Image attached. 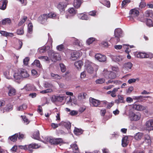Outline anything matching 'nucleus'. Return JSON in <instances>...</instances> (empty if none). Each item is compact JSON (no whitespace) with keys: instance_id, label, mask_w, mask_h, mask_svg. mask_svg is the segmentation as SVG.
<instances>
[{"instance_id":"obj_62","label":"nucleus","mask_w":153,"mask_h":153,"mask_svg":"<svg viewBox=\"0 0 153 153\" xmlns=\"http://www.w3.org/2000/svg\"><path fill=\"white\" fill-rule=\"evenodd\" d=\"M21 117H22V119H23L24 121L25 122H26L27 124H28L29 123V122L28 121V120L27 118H26L25 116H21Z\"/></svg>"},{"instance_id":"obj_48","label":"nucleus","mask_w":153,"mask_h":153,"mask_svg":"<svg viewBox=\"0 0 153 153\" xmlns=\"http://www.w3.org/2000/svg\"><path fill=\"white\" fill-rule=\"evenodd\" d=\"M105 80L103 78H100L96 81V83L97 84H101L104 82Z\"/></svg>"},{"instance_id":"obj_40","label":"nucleus","mask_w":153,"mask_h":153,"mask_svg":"<svg viewBox=\"0 0 153 153\" xmlns=\"http://www.w3.org/2000/svg\"><path fill=\"white\" fill-rule=\"evenodd\" d=\"M68 11L71 14L74 15L76 14L77 11L74 8L72 7L69 8Z\"/></svg>"},{"instance_id":"obj_13","label":"nucleus","mask_w":153,"mask_h":153,"mask_svg":"<svg viewBox=\"0 0 153 153\" xmlns=\"http://www.w3.org/2000/svg\"><path fill=\"white\" fill-rule=\"evenodd\" d=\"M129 14L131 17L135 18L139 16V12L136 8L132 9L130 11Z\"/></svg>"},{"instance_id":"obj_27","label":"nucleus","mask_w":153,"mask_h":153,"mask_svg":"<svg viewBox=\"0 0 153 153\" xmlns=\"http://www.w3.org/2000/svg\"><path fill=\"white\" fill-rule=\"evenodd\" d=\"M32 137L34 139L39 140L40 139L39 131L38 130L35 131L33 134Z\"/></svg>"},{"instance_id":"obj_30","label":"nucleus","mask_w":153,"mask_h":153,"mask_svg":"<svg viewBox=\"0 0 153 153\" xmlns=\"http://www.w3.org/2000/svg\"><path fill=\"white\" fill-rule=\"evenodd\" d=\"M145 14L146 17L153 18V11L152 10H146L145 12Z\"/></svg>"},{"instance_id":"obj_3","label":"nucleus","mask_w":153,"mask_h":153,"mask_svg":"<svg viewBox=\"0 0 153 153\" xmlns=\"http://www.w3.org/2000/svg\"><path fill=\"white\" fill-rule=\"evenodd\" d=\"M40 146L37 144L35 143H32L29 144L27 147V146H21V147H23V149L25 150L26 149L28 150L30 152L32 153L33 149H36L39 148Z\"/></svg>"},{"instance_id":"obj_35","label":"nucleus","mask_w":153,"mask_h":153,"mask_svg":"<svg viewBox=\"0 0 153 153\" xmlns=\"http://www.w3.org/2000/svg\"><path fill=\"white\" fill-rule=\"evenodd\" d=\"M18 134H14L10 136L8 138L12 142H15L16 141L18 137Z\"/></svg>"},{"instance_id":"obj_23","label":"nucleus","mask_w":153,"mask_h":153,"mask_svg":"<svg viewBox=\"0 0 153 153\" xmlns=\"http://www.w3.org/2000/svg\"><path fill=\"white\" fill-rule=\"evenodd\" d=\"M118 99L115 100V102L117 104H119L120 103H124V98L123 95H118Z\"/></svg>"},{"instance_id":"obj_64","label":"nucleus","mask_w":153,"mask_h":153,"mask_svg":"<svg viewBox=\"0 0 153 153\" xmlns=\"http://www.w3.org/2000/svg\"><path fill=\"white\" fill-rule=\"evenodd\" d=\"M88 14L90 16H94L96 15V11L94 10L91 11L89 12Z\"/></svg>"},{"instance_id":"obj_5","label":"nucleus","mask_w":153,"mask_h":153,"mask_svg":"<svg viewBox=\"0 0 153 153\" xmlns=\"http://www.w3.org/2000/svg\"><path fill=\"white\" fill-rule=\"evenodd\" d=\"M68 5V3L65 2H60L57 6V7L61 12L64 11L65 8Z\"/></svg>"},{"instance_id":"obj_10","label":"nucleus","mask_w":153,"mask_h":153,"mask_svg":"<svg viewBox=\"0 0 153 153\" xmlns=\"http://www.w3.org/2000/svg\"><path fill=\"white\" fill-rule=\"evenodd\" d=\"M145 128L149 131L153 129V120H150L147 121L145 125Z\"/></svg>"},{"instance_id":"obj_36","label":"nucleus","mask_w":153,"mask_h":153,"mask_svg":"<svg viewBox=\"0 0 153 153\" xmlns=\"http://www.w3.org/2000/svg\"><path fill=\"white\" fill-rule=\"evenodd\" d=\"M133 99L134 100H137L139 102H143L145 99H144V96H134Z\"/></svg>"},{"instance_id":"obj_32","label":"nucleus","mask_w":153,"mask_h":153,"mask_svg":"<svg viewBox=\"0 0 153 153\" xmlns=\"http://www.w3.org/2000/svg\"><path fill=\"white\" fill-rule=\"evenodd\" d=\"M23 43L21 40L19 39L18 43L16 44L15 46V48L17 50H20L22 48Z\"/></svg>"},{"instance_id":"obj_6","label":"nucleus","mask_w":153,"mask_h":153,"mask_svg":"<svg viewBox=\"0 0 153 153\" xmlns=\"http://www.w3.org/2000/svg\"><path fill=\"white\" fill-rule=\"evenodd\" d=\"M64 97L62 95H53L51 100L53 102H61L63 100Z\"/></svg>"},{"instance_id":"obj_19","label":"nucleus","mask_w":153,"mask_h":153,"mask_svg":"<svg viewBox=\"0 0 153 153\" xmlns=\"http://www.w3.org/2000/svg\"><path fill=\"white\" fill-rule=\"evenodd\" d=\"M19 71L22 78H27L29 76V75L25 69H20L19 70Z\"/></svg>"},{"instance_id":"obj_50","label":"nucleus","mask_w":153,"mask_h":153,"mask_svg":"<svg viewBox=\"0 0 153 153\" xmlns=\"http://www.w3.org/2000/svg\"><path fill=\"white\" fill-rule=\"evenodd\" d=\"M74 41L73 43V44L74 45H75L77 46H80V42L77 39L75 38H74Z\"/></svg>"},{"instance_id":"obj_53","label":"nucleus","mask_w":153,"mask_h":153,"mask_svg":"<svg viewBox=\"0 0 153 153\" xmlns=\"http://www.w3.org/2000/svg\"><path fill=\"white\" fill-rule=\"evenodd\" d=\"M47 16L49 18H54L56 16V14L53 13H51L47 14Z\"/></svg>"},{"instance_id":"obj_29","label":"nucleus","mask_w":153,"mask_h":153,"mask_svg":"<svg viewBox=\"0 0 153 153\" xmlns=\"http://www.w3.org/2000/svg\"><path fill=\"white\" fill-rule=\"evenodd\" d=\"M143 134L142 133L138 132L134 136L135 139L137 140H140L143 137Z\"/></svg>"},{"instance_id":"obj_21","label":"nucleus","mask_w":153,"mask_h":153,"mask_svg":"<svg viewBox=\"0 0 153 153\" xmlns=\"http://www.w3.org/2000/svg\"><path fill=\"white\" fill-rule=\"evenodd\" d=\"M137 56L140 58H148L149 57V55L144 52H139L137 54Z\"/></svg>"},{"instance_id":"obj_47","label":"nucleus","mask_w":153,"mask_h":153,"mask_svg":"<svg viewBox=\"0 0 153 153\" xmlns=\"http://www.w3.org/2000/svg\"><path fill=\"white\" fill-rule=\"evenodd\" d=\"M53 91V90L52 89H47L42 90L40 91V93L43 94L48 93H51Z\"/></svg>"},{"instance_id":"obj_63","label":"nucleus","mask_w":153,"mask_h":153,"mask_svg":"<svg viewBox=\"0 0 153 153\" xmlns=\"http://www.w3.org/2000/svg\"><path fill=\"white\" fill-rule=\"evenodd\" d=\"M14 34L13 33H7V34L6 35H5V36L8 37H12L14 36Z\"/></svg>"},{"instance_id":"obj_37","label":"nucleus","mask_w":153,"mask_h":153,"mask_svg":"<svg viewBox=\"0 0 153 153\" xmlns=\"http://www.w3.org/2000/svg\"><path fill=\"white\" fill-rule=\"evenodd\" d=\"M145 21L146 22V25L149 27L153 26V22L151 19H146Z\"/></svg>"},{"instance_id":"obj_25","label":"nucleus","mask_w":153,"mask_h":153,"mask_svg":"<svg viewBox=\"0 0 153 153\" xmlns=\"http://www.w3.org/2000/svg\"><path fill=\"white\" fill-rule=\"evenodd\" d=\"M84 131L81 128H79L76 127L74 130V134L76 135H79L82 134Z\"/></svg>"},{"instance_id":"obj_34","label":"nucleus","mask_w":153,"mask_h":153,"mask_svg":"<svg viewBox=\"0 0 153 153\" xmlns=\"http://www.w3.org/2000/svg\"><path fill=\"white\" fill-rule=\"evenodd\" d=\"M83 64V62L79 60L76 62H75L74 65L77 69H81Z\"/></svg>"},{"instance_id":"obj_42","label":"nucleus","mask_w":153,"mask_h":153,"mask_svg":"<svg viewBox=\"0 0 153 153\" xmlns=\"http://www.w3.org/2000/svg\"><path fill=\"white\" fill-rule=\"evenodd\" d=\"M87 70L88 72L91 74H92L94 71L93 67L90 65H89L87 67Z\"/></svg>"},{"instance_id":"obj_24","label":"nucleus","mask_w":153,"mask_h":153,"mask_svg":"<svg viewBox=\"0 0 153 153\" xmlns=\"http://www.w3.org/2000/svg\"><path fill=\"white\" fill-rule=\"evenodd\" d=\"M77 16L79 18L82 20H87L89 19L88 16L87 15L83 13L78 14Z\"/></svg>"},{"instance_id":"obj_12","label":"nucleus","mask_w":153,"mask_h":153,"mask_svg":"<svg viewBox=\"0 0 153 153\" xmlns=\"http://www.w3.org/2000/svg\"><path fill=\"white\" fill-rule=\"evenodd\" d=\"M132 108L135 110L141 111L146 109V107L141 105L134 103L133 105Z\"/></svg>"},{"instance_id":"obj_15","label":"nucleus","mask_w":153,"mask_h":153,"mask_svg":"<svg viewBox=\"0 0 153 153\" xmlns=\"http://www.w3.org/2000/svg\"><path fill=\"white\" fill-rule=\"evenodd\" d=\"M79 56V53L76 51H73L71 53V59L73 60H76Z\"/></svg>"},{"instance_id":"obj_59","label":"nucleus","mask_w":153,"mask_h":153,"mask_svg":"<svg viewBox=\"0 0 153 153\" xmlns=\"http://www.w3.org/2000/svg\"><path fill=\"white\" fill-rule=\"evenodd\" d=\"M61 71L62 72H64L66 70V68L65 65L63 64H60Z\"/></svg>"},{"instance_id":"obj_58","label":"nucleus","mask_w":153,"mask_h":153,"mask_svg":"<svg viewBox=\"0 0 153 153\" xmlns=\"http://www.w3.org/2000/svg\"><path fill=\"white\" fill-rule=\"evenodd\" d=\"M17 134H18V138L19 140H21L24 138V135L23 134L21 133L20 132L17 133Z\"/></svg>"},{"instance_id":"obj_11","label":"nucleus","mask_w":153,"mask_h":153,"mask_svg":"<svg viewBox=\"0 0 153 153\" xmlns=\"http://www.w3.org/2000/svg\"><path fill=\"white\" fill-rule=\"evenodd\" d=\"M122 33V30L120 28H117L115 30L114 32V36L115 37L117 38V42L119 41L120 40V38Z\"/></svg>"},{"instance_id":"obj_28","label":"nucleus","mask_w":153,"mask_h":153,"mask_svg":"<svg viewBox=\"0 0 153 153\" xmlns=\"http://www.w3.org/2000/svg\"><path fill=\"white\" fill-rule=\"evenodd\" d=\"M132 65H133L131 62H127L124 64L123 68L125 69H126L127 70H128L129 69H131Z\"/></svg>"},{"instance_id":"obj_61","label":"nucleus","mask_w":153,"mask_h":153,"mask_svg":"<svg viewBox=\"0 0 153 153\" xmlns=\"http://www.w3.org/2000/svg\"><path fill=\"white\" fill-rule=\"evenodd\" d=\"M78 112L74 110L71 111L70 113V114L71 116H74L78 114Z\"/></svg>"},{"instance_id":"obj_56","label":"nucleus","mask_w":153,"mask_h":153,"mask_svg":"<svg viewBox=\"0 0 153 153\" xmlns=\"http://www.w3.org/2000/svg\"><path fill=\"white\" fill-rule=\"evenodd\" d=\"M17 34L18 35H22L24 33L23 29L22 28H20L17 30Z\"/></svg>"},{"instance_id":"obj_43","label":"nucleus","mask_w":153,"mask_h":153,"mask_svg":"<svg viewBox=\"0 0 153 153\" xmlns=\"http://www.w3.org/2000/svg\"><path fill=\"white\" fill-rule=\"evenodd\" d=\"M33 25L32 23H29L28 25V32L29 33H31L33 31Z\"/></svg>"},{"instance_id":"obj_55","label":"nucleus","mask_w":153,"mask_h":153,"mask_svg":"<svg viewBox=\"0 0 153 153\" xmlns=\"http://www.w3.org/2000/svg\"><path fill=\"white\" fill-rule=\"evenodd\" d=\"M60 125L61 123L55 124L54 123H52L51 124V126L52 127L53 129H55L57 128L59 126H60Z\"/></svg>"},{"instance_id":"obj_57","label":"nucleus","mask_w":153,"mask_h":153,"mask_svg":"<svg viewBox=\"0 0 153 153\" xmlns=\"http://www.w3.org/2000/svg\"><path fill=\"white\" fill-rule=\"evenodd\" d=\"M24 89L27 91H29L31 90L32 89V88L31 86L30 85H27L24 87Z\"/></svg>"},{"instance_id":"obj_17","label":"nucleus","mask_w":153,"mask_h":153,"mask_svg":"<svg viewBox=\"0 0 153 153\" xmlns=\"http://www.w3.org/2000/svg\"><path fill=\"white\" fill-rule=\"evenodd\" d=\"M8 1L7 0H1L0 1V9L3 10L6 8Z\"/></svg>"},{"instance_id":"obj_7","label":"nucleus","mask_w":153,"mask_h":153,"mask_svg":"<svg viewBox=\"0 0 153 153\" xmlns=\"http://www.w3.org/2000/svg\"><path fill=\"white\" fill-rule=\"evenodd\" d=\"M50 142L51 144L57 145L63 143V141L61 138H53L50 139Z\"/></svg>"},{"instance_id":"obj_38","label":"nucleus","mask_w":153,"mask_h":153,"mask_svg":"<svg viewBox=\"0 0 153 153\" xmlns=\"http://www.w3.org/2000/svg\"><path fill=\"white\" fill-rule=\"evenodd\" d=\"M61 125L64 126L67 129H70L71 128V123L70 122H62L61 123Z\"/></svg>"},{"instance_id":"obj_49","label":"nucleus","mask_w":153,"mask_h":153,"mask_svg":"<svg viewBox=\"0 0 153 153\" xmlns=\"http://www.w3.org/2000/svg\"><path fill=\"white\" fill-rule=\"evenodd\" d=\"M44 87L46 88H50L51 89L53 87V85L52 84L46 82L45 84Z\"/></svg>"},{"instance_id":"obj_33","label":"nucleus","mask_w":153,"mask_h":153,"mask_svg":"<svg viewBox=\"0 0 153 153\" xmlns=\"http://www.w3.org/2000/svg\"><path fill=\"white\" fill-rule=\"evenodd\" d=\"M71 146L73 150V152L75 153H78L79 152V149L76 144H72L71 145Z\"/></svg>"},{"instance_id":"obj_16","label":"nucleus","mask_w":153,"mask_h":153,"mask_svg":"<svg viewBox=\"0 0 153 153\" xmlns=\"http://www.w3.org/2000/svg\"><path fill=\"white\" fill-rule=\"evenodd\" d=\"M140 118V116L136 114L133 112H132L130 115V120L132 121H137L139 120Z\"/></svg>"},{"instance_id":"obj_51","label":"nucleus","mask_w":153,"mask_h":153,"mask_svg":"<svg viewBox=\"0 0 153 153\" xmlns=\"http://www.w3.org/2000/svg\"><path fill=\"white\" fill-rule=\"evenodd\" d=\"M130 0H124L122 3V7H124L126 4H127L130 2Z\"/></svg>"},{"instance_id":"obj_41","label":"nucleus","mask_w":153,"mask_h":153,"mask_svg":"<svg viewBox=\"0 0 153 153\" xmlns=\"http://www.w3.org/2000/svg\"><path fill=\"white\" fill-rule=\"evenodd\" d=\"M51 75L52 77H53V79H60L62 78V76L60 75H59L57 74H55L53 73H51Z\"/></svg>"},{"instance_id":"obj_20","label":"nucleus","mask_w":153,"mask_h":153,"mask_svg":"<svg viewBox=\"0 0 153 153\" xmlns=\"http://www.w3.org/2000/svg\"><path fill=\"white\" fill-rule=\"evenodd\" d=\"M13 109V105L10 103H8L7 105L3 109L2 111L4 113L5 112H9Z\"/></svg>"},{"instance_id":"obj_39","label":"nucleus","mask_w":153,"mask_h":153,"mask_svg":"<svg viewBox=\"0 0 153 153\" xmlns=\"http://www.w3.org/2000/svg\"><path fill=\"white\" fill-rule=\"evenodd\" d=\"M11 23V20L9 18H6L3 19L2 22V24L5 25L7 24H10Z\"/></svg>"},{"instance_id":"obj_22","label":"nucleus","mask_w":153,"mask_h":153,"mask_svg":"<svg viewBox=\"0 0 153 153\" xmlns=\"http://www.w3.org/2000/svg\"><path fill=\"white\" fill-rule=\"evenodd\" d=\"M120 88H115L113 89L112 91H108L107 93L108 94H111V96L112 97H115L116 96V93Z\"/></svg>"},{"instance_id":"obj_1","label":"nucleus","mask_w":153,"mask_h":153,"mask_svg":"<svg viewBox=\"0 0 153 153\" xmlns=\"http://www.w3.org/2000/svg\"><path fill=\"white\" fill-rule=\"evenodd\" d=\"M48 56L50 59L53 62H55L61 59L59 54L53 51H50L49 52Z\"/></svg>"},{"instance_id":"obj_14","label":"nucleus","mask_w":153,"mask_h":153,"mask_svg":"<svg viewBox=\"0 0 153 153\" xmlns=\"http://www.w3.org/2000/svg\"><path fill=\"white\" fill-rule=\"evenodd\" d=\"M95 58L100 62H104L106 61V57L100 54L97 53L95 55Z\"/></svg>"},{"instance_id":"obj_4","label":"nucleus","mask_w":153,"mask_h":153,"mask_svg":"<svg viewBox=\"0 0 153 153\" xmlns=\"http://www.w3.org/2000/svg\"><path fill=\"white\" fill-rule=\"evenodd\" d=\"M48 17L47 14H44L41 15L38 18V22L42 24L46 23Z\"/></svg>"},{"instance_id":"obj_60","label":"nucleus","mask_w":153,"mask_h":153,"mask_svg":"<svg viewBox=\"0 0 153 153\" xmlns=\"http://www.w3.org/2000/svg\"><path fill=\"white\" fill-rule=\"evenodd\" d=\"M86 109V107L85 106L82 107H81L79 108V111L81 113H82Z\"/></svg>"},{"instance_id":"obj_46","label":"nucleus","mask_w":153,"mask_h":153,"mask_svg":"<svg viewBox=\"0 0 153 153\" xmlns=\"http://www.w3.org/2000/svg\"><path fill=\"white\" fill-rule=\"evenodd\" d=\"M56 48L58 51H62L64 50L65 47L63 45L61 44L57 46L56 47Z\"/></svg>"},{"instance_id":"obj_45","label":"nucleus","mask_w":153,"mask_h":153,"mask_svg":"<svg viewBox=\"0 0 153 153\" xmlns=\"http://www.w3.org/2000/svg\"><path fill=\"white\" fill-rule=\"evenodd\" d=\"M33 63L37 67L39 68H41L42 67V65H41L40 62L38 60L36 59L35 60Z\"/></svg>"},{"instance_id":"obj_18","label":"nucleus","mask_w":153,"mask_h":153,"mask_svg":"<svg viewBox=\"0 0 153 153\" xmlns=\"http://www.w3.org/2000/svg\"><path fill=\"white\" fill-rule=\"evenodd\" d=\"M83 1V0H74L73 5L75 8H79Z\"/></svg>"},{"instance_id":"obj_8","label":"nucleus","mask_w":153,"mask_h":153,"mask_svg":"<svg viewBox=\"0 0 153 153\" xmlns=\"http://www.w3.org/2000/svg\"><path fill=\"white\" fill-rule=\"evenodd\" d=\"M90 104L94 107H97L100 104V101L96 100L92 97H90L89 98Z\"/></svg>"},{"instance_id":"obj_44","label":"nucleus","mask_w":153,"mask_h":153,"mask_svg":"<svg viewBox=\"0 0 153 153\" xmlns=\"http://www.w3.org/2000/svg\"><path fill=\"white\" fill-rule=\"evenodd\" d=\"M96 40V39L94 37H91L88 39L86 41V42L89 45L92 44L93 42L94 41Z\"/></svg>"},{"instance_id":"obj_2","label":"nucleus","mask_w":153,"mask_h":153,"mask_svg":"<svg viewBox=\"0 0 153 153\" xmlns=\"http://www.w3.org/2000/svg\"><path fill=\"white\" fill-rule=\"evenodd\" d=\"M103 74L106 78L113 79L116 76V74L112 71H109L107 70H105L103 71Z\"/></svg>"},{"instance_id":"obj_26","label":"nucleus","mask_w":153,"mask_h":153,"mask_svg":"<svg viewBox=\"0 0 153 153\" xmlns=\"http://www.w3.org/2000/svg\"><path fill=\"white\" fill-rule=\"evenodd\" d=\"M128 137H123L122 140V145L123 147H126L128 144Z\"/></svg>"},{"instance_id":"obj_52","label":"nucleus","mask_w":153,"mask_h":153,"mask_svg":"<svg viewBox=\"0 0 153 153\" xmlns=\"http://www.w3.org/2000/svg\"><path fill=\"white\" fill-rule=\"evenodd\" d=\"M30 60V58L28 57H25L23 59V63L25 65H28V62Z\"/></svg>"},{"instance_id":"obj_54","label":"nucleus","mask_w":153,"mask_h":153,"mask_svg":"<svg viewBox=\"0 0 153 153\" xmlns=\"http://www.w3.org/2000/svg\"><path fill=\"white\" fill-rule=\"evenodd\" d=\"M103 4L104 5L108 7H109L110 6V3L109 1L106 0L104 1L103 2Z\"/></svg>"},{"instance_id":"obj_9","label":"nucleus","mask_w":153,"mask_h":153,"mask_svg":"<svg viewBox=\"0 0 153 153\" xmlns=\"http://www.w3.org/2000/svg\"><path fill=\"white\" fill-rule=\"evenodd\" d=\"M8 90V94L9 96H13L15 95L16 94V89L10 85L7 87Z\"/></svg>"},{"instance_id":"obj_31","label":"nucleus","mask_w":153,"mask_h":153,"mask_svg":"<svg viewBox=\"0 0 153 153\" xmlns=\"http://www.w3.org/2000/svg\"><path fill=\"white\" fill-rule=\"evenodd\" d=\"M20 73L19 72V70L18 71V72L15 73L13 75V76L14 78L16 80H19L21 79H22V77L20 74Z\"/></svg>"}]
</instances>
